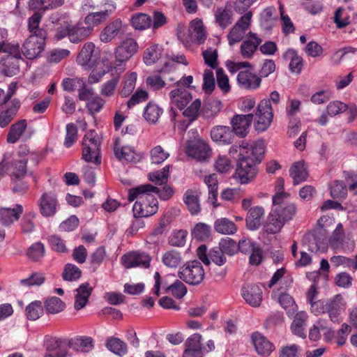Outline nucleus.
<instances>
[{
	"instance_id": "1",
	"label": "nucleus",
	"mask_w": 357,
	"mask_h": 357,
	"mask_svg": "<svg viewBox=\"0 0 357 357\" xmlns=\"http://www.w3.org/2000/svg\"><path fill=\"white\" fill-rule=\"evenodd\" d=\"M156 187L151 184H144L129 190L128 200L134 204L132 211L135 218L149 217L155 214L158 209V200L151 193Z\"/></svg>"
},
{
	"instance_id": "2",
	"label": "nucleus",
	"mask_w": 357,
	"mask_h": 357,
	"mask_svg": "<svg viewBox=\"0 0 357 357\" xmlns=\"http://www.w3.org/2000/svg\"><path fill=\"white\" fill-rule=\"evenodd\" d=\"M138 50V44L133 38H128L119 45L114 52L115 61L111 67L110 72L122 73L125 70L126 62L128 61Z\"/></svg>"
},
{
	"instance_id": "3",
	"label": "nucleus",
	"mask_w": 357,
	"mask_h": 357,
	"mask_svg": "<svg viewBox=\"0 0 357 357\" xmlns=\"http://www.w3.org/2000/svg\"><path fill=\"white\" fill-rule=\"evenodd\" d=\"M94 132H87L83 138L82 158L87 162L98 165L101 163L100 143Z\"/></svg>"
},
{
	"instance_id": "4",
	"label": "nucleus",
	"mask_w": 357,
	"mask_h": 357,
	"mask_svg": "<svg viewBox=\"0 0 357 357\" xmlns=\"http://www.w3.org/2000/svg\"><path fill=\"white\" fill-rule=\"evenodd\" d=\"M178 276L185 282L197 285L204 280V271L201 262L195 260L188 262L181 268L178 271Z\"/></svg>"
},
{
	"instance_id": "5",
	"label": "nucleus",
	"mask_w": 357,
	"mask_h": 357,
	"mask_svg": "<svg viewBox=\"0 0 357 357\" xmlns=\"http://www.w3.org/2000/svg\"><path fill=\"white\" fill-rule=\"evenodd\" d=\"M24 62L20 46L0 60L1 73L7 77H13L20 73L21 63Z\"/></svg>"
},
{
	"instance_id": "6",
	"label": "nucleus",
	"mask_w": 357,
	"mask_h": 357,
	"mask_svg": "<svg viewBox=\"0 0 357 357\" xmlns=\"http://www.w3.org/2000/svg\"><path fill=\"white\" fill-rule=\"evenodd\" d=\"M257 167L252 158L238 159L235 177L242 184L249 183L257 175Z\"/></svg>"
},
{
	"instance_id": "7",
	"label": "nucleus",
	"mask_w": 357,
	"mask_h": 357,
	"mask_svg": "<svg viewBox=\"0 0 357 357\" xmlns=\"http://www.w3.org/2000/svg\"><path fill=\"white\" fill-rule=\"evenodd\" d=\"M255 116V130L257 132H264L267 130L273 118V108L270 100L264 99L259 102Z\"/></svg>"
},
{
	"instance_id": "8",
	"label": "nucleus",
	"mask_w": 357,
	"mask_h": 357,
	"mask_svg": "<svg viewBox=\"0 0 357 357\" xmlns=\"http://www.w3.org/2000/svg\"><path fill=\"white\" fill-rule=\"evenodd\" d=\"M185 152L189 157L204 161L211 156V149L208 143L197 137L186 142Z\"/></svg>"
},
{
	"instance_id": "9",
	"label": "nucleus",
	"mask_w": 357,
	"mask_h": 357,
	"mask_svg": "<svg viewBox=\"0 0 357 357\" xmlns=\"http://www.w3.org/2000/svg\"><path fill=\"white\" fill-rule=\"evenodd\" d=\"M345 308L344 299L340 294H336L330 299L326 300V312L328 313L330 320L333 323L341 322L342 313Z\"/></svg>"
},
{
	"instance_id": "10",
	"label": "nucleus",
	"mask_w": 357,
	"mask_h": 357,
	"mask_svg": "<svg viewBox=\"0 0 357 357\" xmlns=\"http://www.w3.org/2000/svg\"><path fill=\"white\" fill-rule=\"evenodd\" d=\"M114 152L119 160L133 163L140 162L144 156L143 153L136 151L132 146L121 145L119 139L114 143Z\"/></svg>"
},
{
	"instance_id": "11",
	"label": "nucleus",
	"mask_w": 357,
	"mask_h": 357,
	"mask_svg": "<svg viewBox=\"0 0 357 357\" xmlns=\"http://www.w3.org/2000/svg\"><path fill=\"white\" fill-rule=\"evenodd\" d=\"M122 264L126 268L132 267L149 268L150 266L151 257L144 252H132L124 255L122 258Z\"/></svg>"
},
{
	"instance_id": "12",
	"label": "nucleus",
	"mask_w": 357,
	"mask_h": 357,
	"mask_svg": "<svg viewBox=\"0 0 357 357\" xmlns=\"http://www.w3.org/2000/svg\"><path fill=\"white\" fill-rule=\"evenodd\" d=\"M108 7L99 12L89 13L84 19V23L93 32L95 26L104 22L107 17L116 10L115 3H105Z\"/></svg>"
},
{
	"instance_id": "13",
	"label": "nucleus",
	"mask_w": 357,
	"mask_h": 357,
	"mask_svg": "<svg viewBox=\"0 0 357 357\" xmlns=\"http://www.w3.org/2000/svg\"><path fill=\"white\" fill-rule=\"evenodd\" d=\"M241 296L252 307H259L262 301V289L258 284H247L241 288Z\"/></svg>"
},
{
	"instance_id": "14",
	"label": "nucleus",
	"mask_w": 357,
	"mask_h": 357,
	"mask_svg": "<svg viewBox=\"0 0 357 357\" xmlns=\"http://www.w3.org/2000/svg\"><path fill=\"white\" fill-rule=\"evenodd\" d=\"M24 211L23 206L16 204L13 208H0V224L4 227L9 228L15 222L18 221Z\"/></svg>"
},
{
	"instance_id": "15",
	"label": "nucleus",
	"mask_w": 357,
	"mask_h": 357,
	"mask_svg": "<svg viewBox=\"0 0 357 357\" xmlns=\"http://www.w3.org/2000/svg\"><path fill=\"white\" fill-rule=\"evenodd\" d=\"M46 40H34L33 38H27L22 45L21 52L28 59H34L45 50Z\"/></svg>"
},
{
	"instance_id": "16",
	"label": "nucleus",
	"mask_w": 357,
	"mask_h": 357,
	"mask_svg": "<svg viewBox=\"0 0 357 357\" xmlns=\"http://www.w3.org/2000/svg\"><path fill=\"white\" fill-rule=\"evenodd\" d=\"M58 201L52 192H44L39 199L40 213L44 217L53 216L56 212Z\"/></svg>"
},
{
	"instance_id": "17",
	"label": "nucleus",
	"mask_w": 357,
	"mask_h": 357,
	"mask_svg": "<svg viewBox=\"0 0 357 357\" xmlns=\"http://www.w3.org/2000/svg\"><path fill=\"white\" fill-rule=\"evenodd\" d=\"M253 118V114L246 115L236 114L234 116L231 120V130L234 134L240 137H244L248 132V128L251 125Z\"/></svg>"
},
{
	"instance_id": "18",
	"label": "nucleus",
	"mask_w": 357,
	"mask_h": 357,
	"mask_svg": "<svg viewBox=\"0 0 357 357\" xmlns=\"http://www.w3.org/2000/svg\"><path fill=\"white\" fill-rule=\"evenodd\" d=\"M237 82L241 88L257 89L261 85V79L259 76L251 73L248 70H245L238 73Z\"/></svg>"
},
{
	"instance_id": "19",
	"label": "nucleus",
	"mask_w": 357,
	"mask_h": 357,
	"mask_svg": "<svg viewBox=\"0 0 357 357\" xmlns=\"http://www.w3.org/2000/svg\"><path fill=\"white\" fill-rule=\"evenodd\" d=\"M213 141L220 144H229L232 142L234 134L229 126H217L211 130Z\"/></svg>"
},
{
	"instance_id": "20",
	"label": "nucleus",
	"mask_w": 357,
	"mask_h": 357,
	"mask_svg": "<svg viewBox=\"0 0 357 357\" xmlns=\"http://www.w3.org/2000/svg\"><path fill=\"white\" fill-rule=\"evenodd\" d=\"M250 39L245 40L241 45L240 52L243 59H252L262 40L256 33L249 32Z\"/></svg>"
},
{
	"instance_id": "21",
	"label": "nucleus",
	"mask_w": 357,
	"mask_h": 357,
	"mask_svg": "<svg viewBox=\"0 0 357 357\" xmlns=\"http://www.w3.org/2000/svg\"><path fill=\"white\" fill-rule=\"evenodd\" d=\"M95 45L91 42L86 43L82 47L80 52L77 56L76 61L81 66H94L97 60V56L94 54Z\"/></svg>"
},
{
	"instance_id": "22",
	"label": "nucleus",
	"mask_w": 357,
	"mask_h": 357,
	"mask_svg": "<svg viewBox=\"0 0 357 357\" xmlns=\"http://www.w3.org/2000/svg\"><path fill=\"white\" fill-rule=\"evenodd\" d=\"M264 213L265 211L262 206H257L250 208L245 218L247 228L252 231L258 229L261 225Z\"/></svg>"
},
{
	"instance_id": "23",
	"label": "nucleus",
	"mask_w": 357,
	"mask_h": 357,
	"mask_svg": "<svg viewBox=\"0 0 357 357\" xmlns=\"http://www.w3.org/2000/svg\"><path fill=\"white\" fill-rule=\"evenodd\" d=\"M160 59L162 60V50L158 45H153L144 51L143 61L147 66L153 65ZM161 62L165 65V68L159 69V72L166 70L168 65L167 61H161Z\"/></svg>"
},
{
	"instance_id": "24",
	"label": "nucleus",
	"mask_w": 357,
	"mask_h": 357,
	"mask_svg": "<svg viewBox=\"0 0 357 357\" xmlns=\"http://www.w3.org/2000/svg\"><path fill=\"white\" fill-rule=\"evenodd\" d=\"M252 340L257 352L261 356H268L274 349L273 344L259 333H252Z\"/></svg>"
},
{
	"instance_id": "25",
	"label": "nucleus",
	"mask_w": 357,
	"mask_h": 357,
	"mask_svg": "<svg viewBox=\"0 0 357 357\" xmlns=\"http://www.w3.org/2000/svg\"><path fill=\"white\" fill-rule=\"evenodd\" d=\"M122 26V21L120 19L114 20L101 31L100 40L105 43L112 41L121 31Z\"/></svg>"
},
{
	"instance_id": "26",
	"label": "nucleus",
	"mask_w": 357,
	"mask_h": 357,
	"mask_svg": "<svg viewBox=\"0 0 357 357\" xmlns=\"http://www.w3.org/2000/svg\"><path fill=\"white\" fill-rule=\"evenodd\" d=\"M74 307L76 310L82 309L89 302V298L93 291V288L89 282L81 284L76 289Z\"/></svg>"
},
{
	"instance_id": "27",
	"label": "nucleus",
	"mask_w": 357,
	"mask_h": 357,
	"mask_svg": "<svg viewBox=\"0 0 357 357\" xmlns=\"http://www.w3.org/2000/svg\"><path fill=\"white\" fill-rule=\"evenodd\" d=\"M169 98L172 102L180 109H183L192 100L191 93L184 88H176L169 93Z\"/></svg>"
},
{
	"instance_id": "28",
	"label": "nucleus",
	"mask_w": 357,
	"mask_h": 357,
	"mask_svg": "<svg viewBox=\"0 0 357 357\" xmlns=\"http://www.w3.org/2000/svg\"><path fill=\"white\" fill-rule=\"evenodd\" d=\"M307 317V313L303 311L296 314L291 325V330L294 335L303 339L306 337L305 325Z\"/></svg>"
},
{
	"instance_id": "29",
	"label": "nucleus",
	"mask_w": 357,
	"mask_h": 357,
	"mask_svg": "<svg viewBox=\"0 0 357 357\" xmlns=\"http://www.w3.org/2000/svg\"><path fill=\"white\" fill-rule=\"evenodd\" d=\"M91 33V29L84 26L81 22L70 24L69 40L73 43H78L86 39Z\"/></svg>"
},
{
	"instance_id": "30",
	"label": "nucleus",
	"mask_w": 357,
	"mask_h": 357,
	"mask_svg": "<svg viewBox=\"0 0 357 357\" xmlns=\"http://www.w3.org/2000/svg\"><path fill=\"white\" fill-rule=\"evenodd\" d=\"M68 346L77 351L89 352L94 348V340L89 336H77L69 340Z\"/></svg>"
},
{
	"instance_id": "31",
	"label": "nucleus",
	"mask_w": 357,
	"mask_h": 357,
	"mask_svg": "<svg viewBox=\"0 0 357 357\" xmlns=\"http://www.w3.org/2000/svg\"><path fill=\"white\" fill-rule=\"evenodd\" d=\"M283 59L289 61V68L293 73L299 74L303 66V58L294 49L287 50L283 54Z\"/></svg>"
},
{
	"instance_id": "32",
	"label": "nucleus",
	"mask_w": 357,
	"mask_h": 357,
	"mask_svg": "<svg viewBox=\"0 0 357 357\" xmlns=\"http://www.w3.org/2000/svg\"><path fill=\"white\" fill-rule=\"evenodd\" d=\"M286 222L272 211L268 217L267 221L264 226V230L267 234H275L280 231Z\"/></svg>"
},
{
	"instance_id": "33",
	"label": "nucleus",
	"mask_w": 357,
	"mask_h": 357,
	"mask_svg": "<svg viewBox=\"0 0 357 357\" xmlns=\"http://www.w3.org/2000/svg\"><path fill=\"white\" fill-rule=\"evenodd\" d=\"M27 127L26 120L22 119L13 124L7 135V142L10 144L17 142Z\"/></svg>"
},
{
	"instance_id": "34",
	"label": "nucleus",
	"mask_w": 357,
	"mask_h": 357,
	"mask_svg": "<svg viewBox=\"0 0 357 357\" xmlns=\"http://www.w3.org/2000/svg\"><path fill=\"white\" fill-rule=\"evenodd\" d=\"M265 142L263 139L255 142L250 146L248 144V158L254 159L255 164L260 163L265 153Z\"/></svg>"
},
{
	"instance_id": "35",
	"label": "nucleus",
	"mask_w": 357,
	"mask_h": 357,
	"mask_svg": "<svg viewBox=\"0 0 357 357\" xmlns=\"http://www.w3.org/2000/svg\"><path fill=\"white\" fill-rule=\"evenodd\" d=\"M105 347L108 350L121 357L128 352V347L126 342L118 337H111L107 339Z\"/></svg>"
},
{
	"instance_id": "36",
	"label": "nucleus",
	"mask_w": 357,
	"mask_h": 357,
	"mask_svg": "<svg viewBox=\"0 0 357 357\" xmlns=\"http://www.w3.org/2000/svg\"><path fill=\"white\" fill-rule=\"evenodd\" d=\"M289 174L294 180V184L304 181L307 178V172L303 161H298L293 164L289 169Z\"/></svg>"
},
{
	"instance_id": "37",
	"label": "nucleus",
	"mask_w": 357,
	"mask_h": 357,
	"mask_svg": "<svg viewBox=\"0 0 357 357\" xmlns=\"http://www.w3.org/2000/svg\"><path fill=\"white\" fill-rule=\"evenodd\" d=\"M112 78L105 83L100 87V93L104 97H112L115 94L116 88L119 82L121 73H116L115 70L111 72Z\"/></svg>"
},
{
	"instance_id": "38",
	"label": "nucleus",
	"mask_w": 357,
	"mask_h": 357,
	"mask_svg": "<svg viewBox=\"0 0 357 357\" xmlns=\"http://www.w3.org/2000/svg\"><path fill=\"white\" fill-rule=\"evenodd\" d=\"M137 77V75L135 72L126 75L119 91V94L122 98L128 97L132 93L135 87Z\"/></svg>"
},
{
	"instance_id": "39",
	"label": "nucleus",
	"mask_w": 357,
	"mask_h": 357,
	"mask_svg": "<svg viewBox=\"0 0 357 357\" xmlns=\"http://www.w3.org/2000/svg\"><path fill=\"white\" fill-rule=\"evenodd\" d=\"M231 17V10L227 8H218L215 13V22L222 29H225L232 23Z\"/></svg>"
},
{
	"instance_id": "40",
	"label": "nucleus",
	"mask_w": 357,
	"mask_h": 357,
	"mask_svg": "<svg viewBox=\"0 0 357 357\" xmlns=\"http://www.w3.org/2000/svg\"><path fill=\"white\" fill-rule=\"evenodd\" d=\"M162 261L167 267L175 268L182 264L183 259L180 252L170 250L164 253Z\"/></svg>"
},
{
	"instance_id": "41",
	"label": "nucleus",
	"mask_w": 357,
	"mask_h": 357,
	"mask_svg": "<svg viewBox=\"0 0 357 357\" xmlns=\"http://www.w3.org/2000/svg\"><path fill=\"white\" fill-rule=\"evenodd\" d=\"M163 112V109L158 105L149 102L144 108L143 116L149 123H155Z\"/></svg>"
},
{
	"instance_id": "42",
	"label": "nucleus",
	"mask_w": 357,
	"mask_h": 357,
	"mask_svg": "<svg viewBox=\"0 0 357 357\" xmlns=\"http://www.w3.org/2000/svg\"><path fill=\"white\" fill-rule=\"evenodd\" d=\"M183 202L191 214L195 215L200 211V205L196 192L188 190L183 195Z\"/></svg>"
},
{
	"instance_id": "43",
	"label": "nucleus",
	"mask_w": 357,
	"mask_h": 357,
	"mask_svg": "<svg viewBox=\"0 0 357 357\" xmlns=\"http://www.w3.org/2000/svg\"><path fill=\"white\" fill-rule=\"evenodd\" d=\"M190 31L198 43L202 44L206 40V31L201 20L195 19L191 22Z\"/></svg>"
},
{
	"instance_id": "44",
	"label": "nucleus",
	"mask_w": 357,
	"mask_h": 357,
	"mask_svg": "<svg viewBox=\"0 0 357 357\" xmlns=\"http://www.w3.org/2000/svg\"><path fill=\"white\" fill-rule=\"evenodd\" d=\"M214 228L218 233L222 234H232L236 231L234 222L225 218L215 220Z\"/></svg>"
},
{
	"instance_id": "45",
	"label": "nucleus",
	"mask_w": 357,
	"mask_h": 357,
	"mask_svg": "<svg viewBox=\"0 0 357 357\" xmlns=\"http://www.w3.org/2000/svg\"><path fill=\"white\" fill-rule=\"evenodd\" d=\"M44 312V307L41 301H34L29 303L25 309L26 318L31 321H36L39 319Z\"/></svg>"
},
{
	"instance_id": "46",
	"label": "nucleus",
	"mask_w": 357,
	"mask_h": 357,
	"mask_svg": "<svg viewBox=\"0 0 357 357\" xmlns=\"http://www.w3.org/2000/svg\"><path fill=\"white\" fill-rule=\"evenodd\" d=\"M278 302L289 317L293 316L298 309L294 298L288 294H281L278 298Z\"/></svg>"
},
{
	"instance_id": "47",
	"label": "nucleus",
	"mask_w": 357,
	"mask_h": 357,
	"mask_svg": "<svg viewBox=\"0 0 357 357\" xmlns=\"http://www.w3.org/2000/svg\"><path fill=\"white\" fill-rule=\"evenodd\" d=\"M275 211L285 222L291 220L296 213V207L294 204L287 203L284 206H277Z\"/></svg>"
},
{
	"instance_id": "48",
	"label": "nucleus",
	"mask_w": 357,
	"mask_h": 357,
	"mask_svg": "<svg viewBox=\"0 0 357 357\" xmlns=\"http://www.w3.org/2000/svg\"><path fill=\"white\" fill-rule=\"evenodd\" d=\"M222 108V103L216 99L208 100L203 105L202 112L205 118H208L217 114Z\"/></svg>"
},
{
	"instance_id": "49",
	"label": "nucleus",
	"mask_w": 357,
	"mask_h": 357,
	"mask_svg": "<svg viewBox=\"0 0 357 357\" xmlns=\"http://www.w3.org/2000/svg\"><path fill=\"white\" fill-rule=\"evenodd\" d=\"M65 303L56 296L49 298L45 302V308L47 312L57 314L64 310Z\"/></svg>"
},
{
	"instance_id": "50",
	"label": "nucleus",
	"mask_w": 357,
	"mask_h": 357,
	"mask_svg": "<svg viewBox=\"0 0 357 357\" xmlns=\"http://www.w3.org/2000/svg\"><path fill=\"white\" fill-rule=\"evenodd\" d=\"M131 23L135 29H146L151 26V17L144 13H137L132 16Z\"/></svg>"
},
{
	"instance_id": "51",
	"label": "nucleus",
	"mask_w": 357,
	"mask_h": 357,
	"mask_svg": "<svg viewBox=\"0 0 357 357\" xmlns=\"http://www.w3.org/2000/svg\"><path fill=\"white\" fill-rule=\"evenodd\" d=\"M211 228L209 225L203 223H197L192 231V236L198 241H205L210 237Z\"/></svg>"
},
{
	"instance_id": "52",
	"label": "nucleus",
	"mask_w": 357,
	"mask_h": 357,
	"mask_svg": "<svg viewBox=\"0 0 357 357\" xmlns=\"http://www.w3.org/2000/svg\"><path fill=\"white\" fill-rule=\"evenodd\" d=\"M226 255L233 256L238 252V246L236 241L229 237L222 238L218 246Z\"/></svg>"
},
{
	"instance_id": "53",
	"label": "nucleus",
	"mask_w": 357,
	"mask_h": 357,
	"mask_svg": "<svg viewBox=\"0 0 357 357\" xmlns=\"http://www.w3.org/2000/svg\"><path fill=\"white\" fill-rule=\"evenodd\" d=\"M82 271L75 264H67L64 266L62 278L66 281H76L81 278Z\"/></svg>"
},
{
	"instance_id": "54",
	"label": "nucleus",
	"mask_w": 357,
	"mask_h": 357,
	"mask_svg": "<svg viewBox=\"0 0 357 357\" xmlns=\"http://www.w3.org/2000/svg\"><path fill=\"white\" fill-rule=\"evenodd\" d=\"M45 254V245L41 242L32 244L27 251L29 258L34 261H38L43 259Z\"/></svg>"
},
{
	"instance_id": "55",
	"label": "nucleus",
	"mask_w": 357,
	"mask_h": 357,
	"mask_svg": "<svg viewBox=\"0 0 357 357\" xmlns=\"http://www.w3.org/2000/svg\"><path fill=\"white\" fill-rule=\"evenodd\" d=\"M201 342L202 335L200 334L195 333L190 335L185 342V350L204 352L205 347H202Z\"/></svg>"
},
{
	"instance_id": "56",
	"label": "nucleus",
	"mask_w": 357,
	"mask_h": 357,
	"mask_svg": "<svg viewBox=\"0 0 357 357\" xmlns=\"http://www.w3.org/2000/svg\"><path fill=\"white\" fill-rule=\"evenodd\" d=\"M330 194L333 199H344L347 195V189L343 181H335L330 187Z\"/></svg>"
},
{
	"instance_id": "57",
	"label": "nucleus",
	"mask_w": 357,
	"mask_h": 357,
	"mask_svg": "<svg viewBox=\"0 0 357 357\" xmlns=\"http://www.w3.org/2000/svg\"><path fill=\"white\" fill-rule=\"evenodd\" d=\"M47 242L50 248L55 252L65 253L68 251L65 241L57 235L48 236Z\"/></svg>"
},
{
	"instance_id": "58",
	"label": "nucleus",
	"mask_w": 357,
	"mask_h": 357,
	"mask_svg": "<svg viewBox=\"0 0 357 357\" xmlns=\"http://www.w3.org/2000/svg\"><path fill=\"white\" fill-rule=\"evenodd\" d=\"M165 292L170 293L177 298H182L187 293V288L181 281L176 280L166 289Z\"/></svg>"
},
{
	"instance_id": "59",
	"label": "nucleus",
	"mask_w": 357,
	"mask_h": 357,
	"mask_svg": "<svg viewBox=\"0 0 357 357\" xmlns=\"http://www.w3.org/2000/svg\"><path fill=\"white\" fill-rule=\"evenodd\" d=\"M187 231L181 229L174 231L169 237V244L174 247H183L185 244Z\"/></svg>"
},
{
	"instance_id": "60",
	"label": "nucleus",
	"mask_w": 357,
	"mask_h": 357,
	"mask_svg": "<svg viewBox=\"0 0 357 357\" xmlns=\"http://www.w3.org/2000/svg\"><path fill=\"white\" fill-rule=\"evenodd\" d=\"M201 106V100L199 99L195 100L190 105L183 111V116L190 119L191 121H195L200 113Z\"/></svg>"
},
{
	"instance_id": "61",
	"label": "nucleus",
	"mask_w": 357,
	"mask_h": 357,
	"mask_svg": "<svg viewBox=\"0 0 357 357\" xmlns=\"http://www.w3.org/2000/svg\"><path fill=\"white\" fill-rule=\"evenodd\" d=\"M248 142L241 140L238 143H236L233 144L229 150V153L231 156H234L236 154L238 153V158H246L248 157Z\"/></svg>"
},
{
	"instance_id": "62",
	"label": "nucleus",
	"mask_w": 357,
	"mask_h": 357,
	"mask_svg": "<svg viewBox=\"0 0 357 357\" xmlns=\"http://www.w3.org/2000/svg\"><path fill=\"white\" fill-rule=\"evenodd\" d=\"M216 79L218 86L226 93L230 91V85L228 76L225 73L222 68H218L216 70Z\"/></svg>"
},
{
	"instance_id": "63",
	"label": "nucleus",
	"mask_w": 357,
	"mask_h": 357,
	"mask_svg": "<svg viewBox=\"0 0 357 357\" xmlns=\"http://www.w3.org/2000/svg\"><path fill=\"white\" fill-rule=\"evenodd\" d=\"M105 104V101L101 97L96 96L86 102V108L89 114L93 115L100 112Z\"/></svg>"
},
{
	"instance_id": "64",
	"label": "nucleus",
	"mask_w": 357,
	"mask_h": 357,
	"mask_svg": "<svg viewBox=\"0 0 357 357\" xmlns=\"http://www.w3.org/2000/svg\"><path fill=\"white\" fill-rule=\"evenodd\" d=\"M169 155V153L165 151L161 146H156L151 151V160L154 164L163 162Z\"/></svg>"
}]
</instances>
